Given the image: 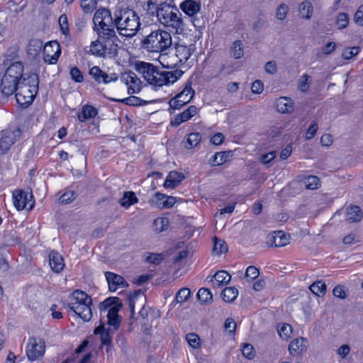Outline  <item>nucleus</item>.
<instances>
[{
  "label": "nucleus",
  "mask_w": 363,
  "mask_h": 363,
  "mask_svg": "<svg viewBox=\"0 0 363 363\" xmlns=\"http://www.w3.org/2000/svg\"><path fill=\"white\" fill-rule=\"evenodd\" d=\"M114 25L120 35L133 38L138 33L141 23L135 11L128 7H119L114 11Z\"/></svg>",
  "instance_id": "1"
},
{
  "label": "nucleus",
  "mask_w": 363,
  "mask_h": 363,
  "mask_svg": "<svg viewBox=\"0 0 363 363\" xmlns=\"http://www.w3.org/2000/svg\"><path fill=\"white\" fill-rule=\"evenodd\" d=\"M156 16L159 22L165 27L171 28L176 32L182 29V13L177 7L167 3L160 4L156 9Z\"/></svg>",
  "instance_id": "2"
},
{
  "label": "nucleus",
  "mask_w": 363,
  "mask_h": 363,
  "mask_svg": "<svg viewBox=\"0 0 363 363\" xmlns=\"http://www.w3.org/2000/svg\"><path fill=\"white\" fill-rule=\"evenodd\" d=\"M23 65L20 62L12 63L6 70L1 81L2 94L9 96L13 94L23 77Z\"/></svg>",
  "instance_id": "3"
},
{
  "label": "nucleus",
  "mask_w": 363,
  "mask_h": 363,
  "mask_svg": "<svg viewBox=\"0 0 363 363\" xmlns=\"http://www.w3.org/2000/svg\"><path fill=\"white\" fill-rule=\"evenodd\" d=\"M92 298L86 292L81 290L74 291L67 307L77 314L83 320L89 321L92 317L91 305Z\"/></svg>",
  "instance_id": "4"
},
{
  "label": "nucleus",
  "mask_w": 363,
  "mask_h": 363,
  "mask_svg": "<svg viewBox=\"0 0 363 363\" xmlns=\"http://www.w3.org/2000/svg\"><path fill=\"white\" fill-rule=\"evenodd\" d=\"M172 44V36L169 33L161 29L152 31L142 41L143 47L152 52H162L169 48Z\"/></svg>",
  "instance_id": "5"
},
{
  "label": "nucleus",
  "mask_w": 363,
  "mask_h": 363,
  "mask_svg": "<svg viewBox=\"0 0 363 363\" xmlns=\"http://www.w3.org/2000/svg\"><path fill=\"white\" fill-rule=\"evenodd\" d=\"M121 306L122 304L120 303V299L118 297L108 298L99 304L101 313L108 311V323L109 325L113 326L115 330H118L121 325V320L118 315V311Z\"/></svg>",
  "instance_id": "6"
},
{
  "label": "nucleus",
  "mask_w": 363,
  "mask_h": 363,
  "mask_svg": "<svg viewBox=\"0 0 363 363\" xmlns=\"http://www.w3.org/2000/svg\"><path fill=\"white\" fill-rule=\"evenodd\" d=\"M184 74L180 69H175L173 71H160L158 69L154 74V77L150 78L148 83L155 86H162L169 84H173L177 81Z\"/></svg>",
  "instance_id": "7"
},
{
  "label": "nucleus",
  "mask_w": 363,
  "mask_h": 363,
  "mask_svg": "<svg viewBox=\"0 0 363 363\" xmlns=\"http://www.w3.org/2000/svg\"><path fill=\"white\" fill-rule=\"evenodd\" d=\"M179 7L185 14L191 18L195 27L201 28L204 26L203 21L196 18L201 10V0H185L180 4Z\"/></svg>",
  "instance_id": "8"
},
{
  "label": "nucleus",
  "mask_w": 363,
  "mask_h": 363,
  "mask_svg": "<svg viewBox=\"0 0 363 363\" xmlns=\"http://www.w3.org/2000/svg\"><path fill=\"white\" fill-rule=\"evenodd\" d=\"M45 351V343L43 339L35 337L29 338L26 348V355L30 361H35L43 357Z\"/></svg>",
  "instance_id": "9"
},
{
  "label": "nucleus",
  "mask_w": 363,
  "mask_h": 363,
  "mask_svg": "<svg viewBox=\"0 0 363 363\" xmlns=\"http://www.w3.org/2000/svg\"><path fill=\"white\" fill-rule=\"evenodd\" d=\"M13 204L17 210H31L34 206V201L31 192L23 190H15L12 194Z\"/></svg>",
  "instance_id": "10"
},
{
  "label": "nucleus",
  "mask_w": 363,
  "mask_h": 363,
  "mask_svg": "<svg viewBox=\"0 0 363 363\" xmlns=\"http://www.w3.org/2000/svg\"><path fill=\"white\" fill-rule=\"evenodd\" d=\"M16 99L18 104L28 106L33 101L38 91L34 86L29 87L19 84L15 91Z\"/></svg>",
  "instance_id": "11"
},
{
  "label": "nucleus",
  "mask_w": 363,
  "mask_h": 363,
  "mask_svg": "<svg viewBox=\"0 0 363 363\" xmlns=\"http://www.w3.org/2000/svg\"><path fill=\"white\" fill-rule=\"evenodd\" d=\"M20 135L21 130L18 128L2 130L0 133L1 154H5Z\"/></svg>",
  "instance_id": "12"
},
{
  "label": "nucleus",
  "mask_w": 363,
  "mask_h": 363,
  "mask_svg": "<svg viewBox=\"0 0 363 363\" xmlns=\"http://www.w3.org/2000/svg\"><path fill=\"white\" fill-rule=\"evenodd\" d=\"M121 81L127 86L129 94L138 93L141 89V81L133 72L122 74Z\"/></svg>",
  "instance_id": "13"
},
{
  "label": "nucleus",
  "mask_w": 363,
  "mask_h": 363,
  "mask_svg": "<svg viewBox=\"0 0 363 363\" xmlns=\"http://www.w3.org/2000/svg\"><path fill=\"white\" fill-rule=\"evenodd\" d=\"M60 55V47L57 42H50L44 47L43 60L48 64L53 65L57 62Z\"/></svg>",
  "instance_id": "14"
},
{
  "label": "nucleus",
  "mask_w": 363,
  "mask_h": 363,
  "mask_svg": "<svg viewBox=\"0 0 363 363\" xmlns=\"http://www.w3.org/2000/svg\"><path fill=\"white\" fill-rule=\"evenodd\" d=\"M89 74L99 84H108L118 80V77L116 73L107 74L99 67L94 66L89 69Z\"/></svg>",
  "instance_id": "15"
},
{
  "label": "nucleus",
  "mask_w": 363,
  "mask_h": 363,
  "mask_svg": "<svg viewBox=\"0 0 363 363\" xmlns=\"http://www.w3.org/2000/svg\"><path fill=\"white\" fill-rule=\"evenodd\" d=\"M94 27L105 26L114 24V16L113 17L109 9L102 8L98 9L93 18Z\"/></svg>",
  "instance_id": "16"
},
{
  "label": "nucleus",
  "mask_w": 363,
  "mask_h": 363,
  "mask_svg": "<svg viewBox=\"0 0 363 363\" xmlns=\"http://www.w3.org/2000/svg\"><path fill=\"white\" fill-rule=\"evenodd\" d=\"M105 276L111 291H116L118 288H124L128 286L127 282L121 275L106 272Z\"/></svg>",
  "instance_id": "17"
},
{
  "label": "nucleus",
  "mask_w": 363,
  "mask_h": 363,
  "mask_svg": "<svg viewBox=\"0 0 363 363\" xmlns=\"http://www.w3.org/2000/svg\"><path fill=\"white\" fill-rule=\"evenodd\" d=\"M106 57L113 58L118 56V43L120 40L118 37L113 38L101 39Z\"/></svg>",
  "instance_id": "18"
},
{
  "label": "nucleus",
  "mask_w": 363,
  "mask_h": 363,
  "mask_svg": "<svg viewBox=\"0 0 363 363\" xmlns=\"http://www.w3.org/2000/svg\"><path fill=\"white\" fill-rule=\"evenodd\" d=\"M308 340L304 337L293 340L289 345V353L293 356L301 355L307 350Z\"/></svg>",
  "instance_id": "19"
},
{
  "label": "nucleus",
  "mask_w": 363,
  "mask_h": 363,
  "mask_svg": "<svg viewBox=\"0 0 363 363\" xmlns=\"http://www.w3.org/2000/svg\"><path fill=\"white\" fill-rule=\"evenodd\" d=\"M197 107L191 105L182 113L177 115L174 119L171 120L170 124L172 126H179L181 123L189 121L197 113Z\"/></svg>",
  "instance_id": "20"
},
{
  "label": "nucleus",
  "mask_w": 363,
  "mask_h": 363,
  "mask_svg": "<svg viewBox=\"0 0 363 363\" xmlns=\"http://www.w3.org/2000/svg\"><path fill=\"white\" fill-rule=\"evenodd\" d=\"M267 243L272 247H284L289 243V238L283 231H275L269 236Z\"/></svg>",
  "instance_id": "21"
},
{
  "label": "nucleus",
  "mask_w": 363,
  "mask_h": 363,
  "mask_svg": "<svg viewBox=\"0 0 363 363\" xmlns=\"http://www.w3.org/2000/svg\"><path fill=\"white\" fill-rule=\"evenodd\" d=\"M136 69L143 74L145 79L148 82L156 72L159 69L158 67L154 66L153 65L145 62H139L136 63Z\"/></svg>",
  "instance_id": "22"
},
{
  "label": "nucleus",
  "mask_w": 363,
  "mask_h": 363,
  "mask_svg": "<svg viewBox=\"0 0 363 363\" xmlns=\"http://www.w3.org/2000/svg\"><path fill=\"white\" fill-rule=\"evenodd\" d=\"M233 156L234 151L233 150L218 152L213 156H212V157L209 160L208 163L211 167L220 166L226 162Z\"/></svg>",
  "instance_id": "23"
},
{
  "label": "nucleus",
  "mask_w": 363,
  "mask_h": 363,
  "mask_svg": "<svg viewBox=\"0 0 363 363\" xmlns=\"http://www.w3.org/2000/svg\"><path fill=\"white\" fill-rule=\"evenodd\" d=\"M49 263L52 271L56 273L60 272L65 267L62 257L56 251L50 253Z\"/></svg>",
  "instance_id": "24"
},
{
  "label": "nucleus",
  "mask_w": 363,
  "mask_h": 363,
  "mask_svg": "<svg viewBox=\"0 0 363 363\" xmlns=\"http://www.w3.org/2000/svg\"><path fill=\"white\" fill-rule=\"evenodd\" d=\"M194 50L190 46L177 44L175 45V55L178 62L181 64L185 63L191 57Z\"/></svg>",
  "instance_id": "25"
},
{
  "label": "nucleus",
  "mask_w": 363,
  "mask_h": 363,
  "mask_svg": "<svg viewBox=\"0 0 363 363\" xmlns=\"http://www.w3.org/2000/svg\"><path fill=\"white\" fill-rule=\"evenodd\" d=\"M114 26V24H111L110 26L94 27L93 29L96 32L98 38L100 39L113 38V40H116V38L118 36L115 31Z\"/></svg>",
  "instance_id": "26"
},
{
  "label": "nucleus",
  "mask_w": 363,
  "mask_h": 363,
  "mask_svg": "<svg viewBox=\"0 0 363 363\" xmlns=\"http://www.w3.org/2000/svg\"><path fill=\"white\" fill-rule=\"evenodd\" d=\"M184 175L182 172L172 171L167 175L164 186L166 188H175L184 179Z\"/></svg>",
  "instance_id": "27"
},
{
  "label": "nucleus",
  "mask_w": 363,
  "mask_h": 363,
  "mask_svg": "<svg viewBox=\"0 0 363 363\" xmlns=\"http://www.w3.org/2000/svg\"><path fill=\"white\" fill-rule=\"evenodd\" d=\"M346 220L350 223L359 222L362 218V212L357 206H351L347 208Z\"/></svg>",
  "instance_id": "28"
},
{
  "label": "nucleus",
  "mask_w": 363,
  "mask_h": 363,
  "mask_svg": "<svg viewBox=\"0 0 363 363\" xmlns=\"http://www.w3.org/2000/svg\"><path fill=\"white\" fill-rule=\"evenodd\" d=\"M230 275L224 270L218 271L213 276V279H211L214 288L220 287L229 283L230 281Z\"/></svg>",
  "instance_id": "29"
},
{
  "label": "nucleus",
  "mask_w": 363,
  "mask_h": 363,
  "mask_svg": "<svg viewBox=\"0 0 363 363\" xmlns=\"http://www.w3.org/2000/svg\"><path fill=\"white\" fill-rule=\"evenodd\" d=\"M95 335H100L101 344L106 346H111V334L109 328H105L104 325H101L94 330Z\"/></svg>",
  "instance_id": "30"
},
{
  "label": "nucleus",
  "mask_w": 363,
  "mask_h": 363,
  "mask_svg": "<svg viewBox=\"0 0 363 363\" xmlns=\"http://www.w3.org/2000/svg\"><path fill=\"white\" fill-rule=\"evenodd\" d=\"M276 107L281 113H289L293 109V103L290 98L280 97L276 101Z\"/></svg>",
  "instance_id": "31"
},
{
  "label": "nucleus",
  "mask_w": 363,
  "mask_h": 363,
  "mask_svg": "<svg viewBox=\"0 0 363 363\" xmlns=\"http://www.w3.org/2000/svg\"><path fill=\"white\" fill-rule=\"evenodd\" d=\"M137 203H138V199L133 191L124 192L123 196L119 200L120 205L125 208H128Z\"/></svg>",
  "instance_id": "32"
},
{
  "label": "nucleus",
  "mask_w": 363,
  "mask_h": 363,
  "mask_svg": "<svg viewBox=\"0 0 363 363\" xmlns=\"http://www.w3.org/2000/svg\"><path fill=\"white\" fill-rule=\"evenodd\" d=\"M98 113L97 109L92 106L85 105L82 107V111L78 114V119L84 122L87 119L95 117Z\"/></svg>",
  "instance_id": "33"
},
{
  "label": "nucleus",
  "mask_w": 363,
  "mask_h": 363,
  "mask_svg": "<svg viewBox=\"0 0 363 363\" xmlns=\"http://www.w3.org/2000/svg\"><path fill=\"white\" fill-rule=\"evenodd\" d=\"M19 84L29 86L30 88L34 86V88H35V91H38L39 84L38 76L35 73L28 74L26 77L23 75Z\"/></svg>",
  "instance_id": "34"
},
{
  "label": "nucleus",
  "mask_w": 363,
  "mask_h": 363,
  "mask_svg": "<svg viewBox=\"0 0 363 363\" xmlns=\"http://www.w3.org/2000/svg\"><path fill=\"white\" fill-rule=\"evenodd\" d=\"M89 52L96 56L106 57L101 40L98 38L96 40L92 41L90 45Z\"/></svg>",
  "instance_id": "35"
},
{
  "label": "nucleus",
  "mask_w": 363,
  "mask_h": 363,
  "mask_svg": "<svg viewBox=\"0 0 363 363\" xmlns=\"http://www.w3.org/2000/svg\"><path fill=\"white\" fill-rule=\"evenodd\" d=\"M299 13L302 18L310 19L313 13V8L310 1H305L299 5Z\"/></svg>",
  "instance_id": "36"
},
{
  "label": "nucleus",
  "mask_w": 363,
  "mask_h": 363,
  "mask_svg": "<svg viewBox=\"0 0 363 363\" xmlns=\"http://www.w3.org/2000/svg\"><path fill=\"white\" fill-rule=\"evenodd\" d=\"M108 99L112 101H121L128 106H143L147 104V101L135 96H130L121 100H118L113 98Z\"/></svg>",
  "instance_id": "37"
},
{
  "label": "nucleus",
  "mask_w": 363,
  "mask_h": 363,
  "mask_svg": "<svg viewBox=\"0 0 363 363\" xmlns=\"http://www.w3.org/2000/svg\"><path fill=\"white\" fill-rule=\"evenodd\" d=\"M238 296V290L235 287H226L222 291V298L225 302L232 303Z\"/></svg>",
  "instance_id": "38"
},
{
  "label": "nucleus",
  "mask_w": 363,
  "mask_h": 363,
  "mask_svg": "<svg viewBox=\"0 0 363 363\" xmlns=\"http://www.w3.org/2000/svg\"><path fill=\"white\" fill-rule=\"evenodd\" d=\"M201 140V135L199 133H192L189 135L184 147L186 149H192L196 147Z\"/></svg>",
  "instance_id": "39"
},
{
  "label": "nucleus",
  "mask_w": 363,
  "mask_h": 363,
  "mask_svg": "<svg viewBox=\"0 0 363 363\" xmlns=\"http://www.w3.org/2000/svg\"><path fill=\"white\" fill-rule=\"evenodd\" d=\"M230 53L231 57H233L234 59H240L243 56L244 51L242 47L241 40H238L233 43Z\"/></svg>",
  "instance_id": "40"
},
{
  "label": "nucleus",
  "mask_w": 363,
  "mask_h": 363,
  "mask_svg": "<svg viewBox=\"0 0 363 363\" xmlns=\"http://www.w3.org/2000/svg\"><path fill=\"white\" fill-rule=\"evenodd\" d=\"M201 303H208L213 301V295L211 291L206 288H201L196 295Z\"/></svg>",
  "instance_id": "41"
},
{
  "label": "nucleus",
  "mask_w": 363,
  "mask_h": 363,
  "mask_svg": "<svg viewBox=\"0 0 363 363\" xmlns=\"http://www.w3.org/2000/svg\"><path fill=\"white\" fill-rule=\"evenodd\" d=\"M194 94L195 91L191 87V82L189 80L183 91L177 94L175 96L180 99H186V100L190 99L191 101L193 99Z\"/></svg>",
  "instance_id": "42"
},
{
  "label": "nucleus",
  "mask_w": 363,
  "mask_h": 363,
  "mask_svg": "<svg viewBox=\"0 0 363 363\" xmlns=\"http://www.w3.org/2000/svg\"><path fill=\"white\" fill-rule=\"evenodd\" d=\"M190 102V99L186 100V99H178L176 96L171 99L169 101V112L170 113H172L173 111L176 109H180L182 107H183L184 105Z\"/></svg>",
  "instance_id": "43"
},
{
  "label": "nucleus",
  "mask_w": 363,
  "mask_h": 363,
  "mask_svg": "<svg viewBox=\"0 0 363 363\" xmlns=\"http://www.w3.org/2000/svg\"><path fill=\"white\" fill-rule=\"evenodd\" d=\"M169 225V220L167 218H157L154 220L153 228L157 233H161L165 230Z\"/></svg>",
  "instance_id": "44"
},
{
  "label": "nucleus",
  "mask_w": 363,
  "mask_h": 363,
  "mask_svg": "<svg viewBox=\"0 0 363 363\" xmlns=\"http://www.w3.org/2000/svg\"><path fill=\"white\" fill-rule=\"evenodd\" d=\"M310 290L318 296L324 295L326 291V285L322 281H318L310 286Z\"/></svg>",
  "instance_id": "45"
},
{
  "label": "nucleus",
  "mask_w": 363,
  "mask_h": 363,
  "mask_svg": "<svg viewBox=\"0 0 363 363\" xmlns=\"http://www.w3.org/2000/svg\"><path fill=\"white\" fill-rule=\"evenodd\" d=\"M43 42L38 39L30 40L28 45V52L30 55H37L41 50Z\"/></svg>",
  "instance_id": "46"
},
{
  "label": "nucleus",
  "mask_w": 363,
  "mask_h": 363,
  "mask_svg": "<svg viewBox=\"0 0 363 363\" xmlns=\"http://www.w3.org/2000/svg\"><path fill=\"white\" fill-rule=\"evenodd\" d=\"M349 16L347 13L341 12L339 13L336 17V25L338 29L342 30L347 27L349 24Z\"/></svg>",
  "instance_id": "47"
},
{
  "label": "nucleus",
  "mask_w": 363,
  "mask_h": 363,
  "mask_svg": "<svg viewBox=\"0 0 363 363\" xmlns=\"http://www.w3.org/2000/svg\"><path fill=\"white\" fill-rule=\"evenodd\" d=\"M58 23L62 34H63L65 37H69V28L66 14H62L59 17Z\"/></svg>",
  "instance_id": "48"
},
{
  "label": "nucleus",
  "mask_w": 363,
  "mask_h": 363,
  "mask_svg": "<svg viewBox=\"0 0 363 363\" xmlns=\"http://www.w3.org/2000/svg\"><path fill=\"white\" fill-rule=\"evenodd\" d=\"M277 331L282 339H288L292 333V327L287 323H283L277 327Z\"/></svg>",
  "instance_id": "49"
},
{
  "label": "nucleus",
  "mask_w": 363,
  "mask_h": 363,
  "mask_svg": "<svg viewBox=\"0 0 363 363\" xmlns=\"http://www.w3.org/2000/svg\"><path fill=\"white\" fill-rule=\"evenodd\" d=\"M214 246L213 251L218 255L225 253L228 251V247L225 242L223 240L218 239L216 237L213 238Z\"/></svg>",
  "instance_id": "50"
},
{
  "label": "nucleus",
  "mask_w": 363,
  "mask_h": 363,
  "mask_svg": "<svg viewBox=\"0 0 363 363\" xmlns=\"http://www.w3.org/2000/svg\"><path fill=\"white\" fill-rule=\"evenodd\" d=\"M191 295V291L188 288L181 289L176 294L174 301L176 303H182L186 301Z\"/></svg>",
  "instance_id": "51"
},
{
  "label": "nucleus",
  "mask_w": 363,
  "mask_h": 363,
  "mask_svg": "<svg viewBox=\"0 0 363 363\" xmlns=\"http://www.w3.org/2000/svg\"><path fill=\"white\" fill-rule=\"evenodd\" d=\"M305 186L308 189H317L320 186V179L316 176H308L305 179Z\"/></svg>",
  "instance_id": "52"
},
{
  "label": "nucleus",
  "mask_w": 363,
  "mask_h": 363,
  "mask_svg": "<svg viewBox=\"0 0 363 363\" xmlns=\"http://www.w3.org/2000/svg\"><path fill=\"white\" fill-rule=\"evenodd\" d=\"M141 298L145 299L144 296L140 292H135L133 295H130L128 298V306L130 311L131 316L133 317L135 314V301Z\"/></svg>",
  "instance_id": "53"
},
{
  "label": "nucleus",
  "mask_w": 363,
  "mask_h": 363,
  "mask_svg": "<svg viewBox=\"0 0 363 363\" xmlns=\"http://www.w3.org/2000/svg\"><path fill=\"white\" fill-rule=\"evenodd\" d=\"M360 52V48L359 47H352V48H345L342 52V57L345 60H350L354 56H356L359 54Z\"/></svg>",
  "instance_id": "54"
},
{
  "label": "nucleus",
  "mask_w": 363,
  "mask_h": 363,
  "mask_svg": "<svg viewBox=\"0 0 363 363\" xmlns=\"http://www.w3.org/2000/svg\"><path fill=\"white\" fill-rule=\"evenodd\" d=\"M242 353L248 359H253L255 355L253 346L249 343H244L242 345Z\"/></svg>",
  "instance_id": "55"
},
{
  "label": "nucleus",
  "mask_w": 363,
  "mask_h": 363,
  "mask_svg": "<svg viewBox=\"0 0 363 363\" xmlns=\"http://www.w3.org/2000/svg\"><path fill=\"white\" fill-rule=\"evenodd\" d=\"M76 199V194L74 191L67 190L60 197V201L62 203H69Z\"/></svg>",
  "instance_id": "56"
},
{
  "label": "nucleus",
  "mask_w": 363,
  "mask_h": 363,
  "mask_svg": "<svg viewBox=\"0 0 363 363\" xmlns=\"http://www.w3.org/2000/svg\"><path fill=\"white\" fill-rule=\"evenodd\" d=\"M69 74L72 79L75 82L81 83L84 81L83 74L78 67H74L71 68Z\"/></svg>",
  "instance_id": "57"
},
{
  "label": "nucleus",
  "mask_w": 363,
  "mask_h": 363,
  "mask_svg": "<svg viewBox=\"0 0 363 363\" xmlns=\"http://www.w3.org/2000/svg\"><path fill=\"white\" fill-rule=\"evenodd\" d=\"M186 340L189 345L194 348H197L200 345V338L195 333H189L186 335Z\"/></svg>",
  "instance_id": "58"
},
{
  "label": "nucleus",
  "mask_w": 363,
  "mask_h": 363,
  "mask_svg": "<svg viewBox=\"0 0 363 363\" xmlns=\"http://www.w3.org/2000/svg\"><path fill=\"white\" fill-rule=\"evenodd\" d=\"M288 11H289V8L286 4H280L279 6V7L277 8V13H276L277 18L279 20L283 21L284 19L286 18Z\"/></svg>",
  "instance_id": "59"
},
{
  "label": "nucleus",
  "mask_w": 363,
  "mask_h": 363,
  "mask_svg": "<svg viewBox=\"0 0 363 363\" xmlns=\"http://www.w3.org/2000/svg\"><path fill=\"white\" fill-rule=\"evenodd\" d=\"M259 274V269L255 266L248 267L245 272L246 277L250 278L252 280L258 277Z\"/></svg>",
  "instance_id": "60"
},
{
  "label": "nucleus",
  "mask_w": 363,
  "mask_h": 363,
  "mask_svg": "<svg viewBox=\"0 0 363 363\" xmlns=\"http://www.w3.org/2000/svg\"><path fill=\"white\" fill-rule=\"evenodd\" d=\"M176 203V198L174 196H167L165 200L162 203H157L158 208H171Z\"/></svg>",
  "instance_id": "61"
},
{
  "label": "nucleus",
  "mask_w": 363,
  "mask_h": 363,
  "mask_svg": "<svg viewBox=\"0 0 363 363\" xmlns=\"http://www.w3.org/2000/svg\"><path fill=\"white\" fill-rule=\"evenodd\" d=\"M145 260L151 264H158L162 260L161 254L151 253L145 259Z\"/></svg>",
  "instance_id": "62"
},
{
  "label": "nucleus",
  "mask_w": 363,
  "mask_h": 363,
  "mask_svg": "<svg viewBox=\"0 0 363 363\" xmlns=\"http://www.w3.org/2000/svg\"><path fill=\"white\" fill-rule=\"evenodd\" d=\"M354 22L361 26H363V6H360L354 16Z\"/></svg>",
  "instance_id": "63"
},
{
  "label": "nucleus",
  "mask_w": 363,
  "mask_h": 363,
  "mask_svg": "<svg viewBox=\"0 0 363 363\" xmlns=\"http://www.w3.org/2000/svg\"><path fill=\"white\" fill-rule=\"evenodd\" d=\"M224 328L229 333H233L236 329V323L233 318H227L224 323Z\"/></svg>",
  "instance_id": "64"
}]
</instances>
